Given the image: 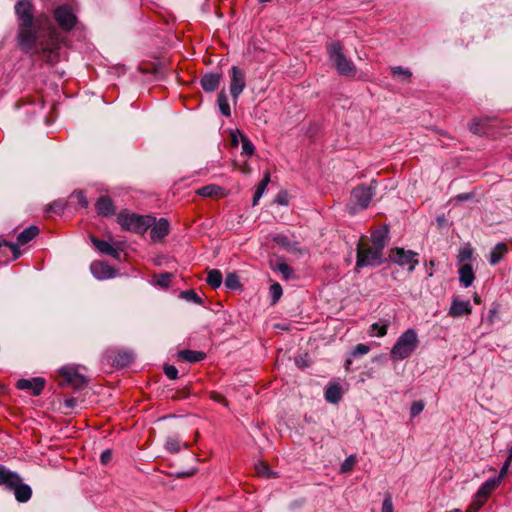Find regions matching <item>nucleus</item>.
Instances as JSON below:
<instances>
[{
  "instance_id": "nucleus-57",
  "label": "nucleus",
  "mask_w": 512,
  "mask_h": 512,
  "mask_svg": "<svg viewBox=\"0 0 512 512\" xmlns=\"http://www.w3.org/2000/svg\"><path fill=\"white\" fill-rule=\"evenodd\" d=\"M474 302L476 304H480V302H481V299H480V297L477 294L474 296Z\"/></svg>"
},
{
  "instance_id": "nucleus-58",
  "label": "nucleus",
  "mask_w": 512,
  "mask_h": 512,
  "mask_svg": "<svg viewBox=\"0 0 512 512\" xmlns=\"http://www.w3.org/2000/svg\"><path fill=\"white\" fill-rule=\"evenodd\" d=\"M345 362H346V369L348 370L352 361L350 359H347Z\"/></svg>"
},
{
  "instance_id": "nucleus-51",
  "label": "nucleus",
  "mask_w": 512,
  "mask_h": 512,
  "mask_svg": "<svg viewBox=\"0 0 512 512\" xmlns=\"http://www.w3.org/2000/svg\"><path fill=\"white\" fill-rule=\"evenodd\" d=\"M171 276L168 273L158 276L157 283L162 287H167L170 283Z\"/></svg>"
},
{
  "instance_id": "nucleus-27",
  "label": "nucleus",
  "mask_w": 512,
  "mask_h": 512,
  "mask_svg": "<svg viewBox=\"0 0 512 512\" xmlns=\"http://www.w3.org/2000/svg\"><path fill=\"white\" fill-rule=\"evenodd\" d=\"M39 233V229L37 226H30L26 229H24L19 235H18V243L21 245L27 244L30 242L37 234Z\"/></svg>"
},
{
  "instance_id": "nucleus-29",
  "label": "nucleus",
  "mask_w": 512,
  "mask_h": 512,
  "mask_svg": "<svg viewBox=\"0 0 512 512\" xmlns=\"http://www.w3.org/2000/svg\"><path fill=\"white\" fill-rule=\"evenodd\" d=\"M166 449L171 453H177L182 448H188L187 443H183L179 438L177 437H169L165 443Z\"/></svg>"
},
{
  "instance_id": "nucleus-32",
  "label": "nucleus",
  "mask_w": 512,
  "mask_h": 512,
  "mask_svg": "<svg viewBox=\"0 0 512 512\" xmlns=\"http://www.w3.org/2000/svg\"><path fill=\"white\" fill-rule=\"evenodd\" d=\"M274 270H276L279 273H281L283 278L286 279V280L294 279L295 278L294 270L288 264H286L285 262H282V261L277 262L275 264Z\"/></svg>"
},
{
  "instance_id": "nucleus-18",
  "label": "nucleus",
  "mask_w": 512,
  "mask_h": 512,
  "mask_svg": "<svg viewBox=\"0 0 512 512\" xmlns=\"http://www.w3.org/2000/svg\"><path fill=\"white\" fill-rule=\"evenodd\" d=\"M501 481L502 480L498 477L488 479L480 486L476 493V496H478L480 499L486 502L490 495L493 493V491H495L498 488Z\"/></svg>"
},
{
  "instance_id": "nucleus-12",
  "label": "nucleus",
  "mask_w": 512,
  "mask_h": 512,
  "mask_svg": "<svg viewBox=\"0 0 512 512\" xmlns=\"http://www.w3.org/2000/svg\"><path fill=\"white\" fill-rule=\"evenodd\" d=\"M46 381L42 377L31 379H19L16 388L29 392L33 396H39L45 388Z\"/></svg>"
},
{
  "instance_id": "nucleus-7",
  "label": "nucleus",
  "mask_w": 512,
  "mask_h": 512,
  "mask_svg": "<svg viewBox=\"0 0 512 512\" xmlns=\"http://www.w3.org/2000/svg\"><path fill=\"white\" fill-rule=\"evenodd\" d=\"M391 261L404 267L408 266V271H414L418 265V253L411 250H405L404 248H394L390 251L389 255Z\"/></svg>"
},
{
  "instance_id": "nucleus-34",
  "label": "nucleus",
  "mask_w": 512,
  "mask_h": 512,
  "mask_svg": "<svg viewBox=\"0 0 512 512\" xmlns=\"http://www.w3.org/2000/svg\"><path fill=\"white\" fill-rule=\"evenodd\" d=\"M206 354H178L177 364L197 363L205 359Z\"/></svg>"
},
{
  "instance_id": "nucleus-64",
  "label": "nucleus",
  "mask_w": 512,
  "mask_h": 512,
  "mask_svg": "<svg viewBox=\"0 0 512 512\" xmlns=\"http://www.w3.org/2000/svg\"><path fill=\"white\" fill-rule=\"evenodd\" d=\"M5 389L4 385L0 384V393L3 392Z\"/></svg>"
},
{
  "instance_id": "nucleus-61",
  "label": "nucleus",
  "mask_w": 512,
  "mask_h": 512,
  "mask_svg": "<svg viewBox=\"0 0 512 512\" xmlns=\"http://www.w3.org/2000/svg\"><path fill=\"white\" fill-rule=\"evenodd\" d=\"M232 140H233V144L236 145L237 144V138H236L235 135H233V139Z\"/></svg>"
},
{
  "instance_id": "nucleus-28",
  "label": "nucleus",
  "mask_w": 512,
  "mask_h": 512,
  "mask_svg": "<svg viewBox=\"0 0 512 512\" xmlns=\"http://www.w3.org/2000/svg\"><path fill=\"white\" fill-rule=\"evenodd\" d=\"M206 281L212 288H219L223 282L222 273L217 269H211L207 273Z\"/></svg>"
},
{
  "instance_id": "nucleus-23",
  "label": "nucleus",
  "mask_w": 512,
  "mask_h": 512,
  "mask_svg": "<svg viewBox=\"0 0 512 512\" xmlns=\"http://www.w3.org/2000/svg\"><path fill=\"white\" fill-rule=\"evenodd\" d=\"M97 212L102 216H110L115 212L112 200L109 197H100L96 203Z\"/></svg>"
},
{
  "instance_id": "nucleus-31",
  "label": "nucleus",
  "mask_w": 512,
  "mask_h": 512,
  "mask_svg": "<svg viewBox=\"0 0 512 512\" xmlns=\"http://www.w3.org/2000/svg\"><path fill=\"white\" fill-rule=\"evenodd\" d=\"M391 72L394 77H397L400 81L403 82H410L412 77V72L409 69L403 68L401 66L391 67Z\"/></svg>"
},
{
  "instance_id": "nucleus-43",
  "label": "nucleus",
  "mask_w": 512,
  "mask_h": 512,
  "mask_svg": "<svg viewBox=\"0 0 512 512\" xmlns=\"http://www.w3.org/2000/svg\"><path fill=\"white\" fill-rule=\"evenodd\" d=\"M486 502L475 495L472 503L468 506L466 512H478Z\"/></svg>"
},
{
  "instance_id": "nucleus-19",
  "label": "nucleus",
  "mask_w": 512,
  "mask_h": 512,
  "mask_svg": "<svg viewBox=\"0 0 512 512\" xmlns=\"http://www.w3.org/2000/svg\"><path fill=\"white\" fill-rule=\"evenodd\" d=\"M459 281L465 288L470 287L475 280V273L471 263H465L460 265L458 269Z\"/></svg>"
},
{
  "instance_id": "nucleus-55",
  "label": "nucleus",
  "mask_w": 512,
  "mask_h": 512,
  "mask_svg": "<svg viewBox=\"0 0 512 512\" xmlns=\"http://www.w3.org/2000/svg\"><path fill=\"white\" fill-rule=\"evenodd\" d=\"M495 313H496V311H495V310H490V311H489L488 320H489L490 322H493V318H494Z\"/></svg>"
},
{
  "instance_id": "nucleus-56",
  "label": "nucleus",
  "mask_w": 512,
  "mask_h": 512,
  "mask_svg": "<svg viewBox=\"0 0 512 512\" xmlns=\"http://www.w3.org/2000/svg\"><path fill=\"white\" fill-rule=\"evenodd\" d=\"M394 355L396 356V357H395V359H397V360H402V359H404V356H405L406 354L399 353V354H394Z\"/></svg>"
},
{
  "instance_id": "nucleus-24",
  "label": "nucleus",
  "mask_w": 512,
  "mask_h": 512,
  "mask_svg": "<svg viewBox=\"0 0 512 512\" xmlns=\"http://www.w3.org/2000/svg\"><path fill=\"white\" fill-rule=\"evenodd\" d=\"M508 252V247L505 243H498L495 245V247L492 249V251L490 252L489 254V263L491 265H496L498 264L502 259L503 257L506 255V253Z\"/></svg>"
},
{
  "instance_id": "nucleus-5",
  "label": "nucleus",
  "mask_w": 512,
  "mask_h": 512,
  "mask_svg": "<svg viewBox=\"0 0 512 512\" xmlns=\"http://www.w3.org/2000/svg\"><path fill=\"white\" fill-rule=\"evenodd\" d=\"M327 53L339 75L345 77L355 76L356 66L346 57L340 42L334 41L329 43L327 45Z\"/></svg>"
},
{
  "instance_id": "nucleus-3",
  "label": "nucleus",
  "mask_w": 512,
  "mask_h": 512,
  "mask_svg": "<svg viewBox=\"0 0 512 512\" xmlns=\"http://www.w3.org/2000/svg\"><path fill=\"white\" fill-rule=\"evenodd\" d=\"M0 486L13 491L16 500L20 503H25L32 497L31 487L23 483L18 473L9 470L5 466H0Z\"/></svg>"
},
{
  "instance_id": "nucleus-33",
  "label": "nucleus",
  "mask_w": 512,
  "mask_h": 512,
  "mask_svg": "<svg viewBox=\"0 0 512 512\" xmlns=\"http://www.w3.org/2000/svg\"><path fill=\"white\" fill-rule=\"evenodd\" d=\"M217 103H218V106H219V109H220V112L226 116V117H229L231 115V109H230V105L228 103V98H227V95L225 93L224 90H222L219 94H218V99H217Z\"/></svg>"
},
{
  "instance_id": "nucleus-45",
  "label": "nucleus",
  "mask_w": 512,
  "mask_h": 512,
  "mask_svg": "<svg viewBox=\"0 0 512 512\" xmlns=\"http://www.w3.org/2000/svg\"><path fill=\"white\" fill-rule=\"evenodd\" d=\"M164 369V373L165 375L169 378V379H177L178 377V369L174 366V365H164L163 367Z\"/></svg>"
},
{
  "instance_id": "nucleus-41",
  "label": "nucleus",
  "mask_w": 512,
  "mask_h": 512,
  "mask_svg": "<svg viewBox=\"0 0 512 512\" xmlns=\"http://www.w3.org/2000/svg\"><path fill=\"white\" fill-rule=\"evenodd\" d=\"M224 284L229 289H237L240 286L239 277L235 273H229Z\"/></svg>"
},
{
  "instance_id": "nucleus-25",
  "label": "nucleus",
  "mask_w": 512,
  "mask_h": 512,
  "mask_svg": "<svg viewBox=\"0 0 512 512\" xmlns=\"http://www.w3.org/2000/svg\"><path fill=\"white\" fill-rule=\"evenodd\" d=\"M223 189L215 184H209L196 190V193L202 197H217L222 194Z\"/></svg>"
},
{
  "instance_id": "nucleus-47",
  "label": "nucleus",
  "mask_w": 512,
  "mask_h": 512,
  "mask_svg": "<svg viewBox=\"0 0 512 512\" xmlns=\"http://www.w3.org/2000/svg\"><path fill=\"white\" fill-rule=\"evenodd\" d=\"M209 398L217 403L224 405V406H228V402H227L226 398L221 393H218L216 391H211L209 393Z\"/></svg>"
},
{
  "instance_id": "nucleus-37",
  "label": "nucleus",
  "mask_w": 512,
  "mask_h": 512,
  "mask_svg": "<svg viewBox=\"0 0 512 512\" xmlns=\"http://www.w3.org/2000/svg\"><path fill=\"white\" fill-rule=\"evenodd\" d=\"M487 121V119H473L469 125L470 131L474 134H485L487 132L485 128Z\"/></svg>"
},
{
  "instance_id": "nucleus-30",
  "label": "nucleus",
  "mask_w": 512,
  "mask_h": 512,
  "mask_svg": "<svg viewBox=\"0 0 512 512\" xmlns=\"http://www.w3.org/2000/svg\"><path fill=\"white\" fill-rule=\"evenodd\" d=\"M255 472L258 476L264 477V478H275L276 473H274L269 465L264 461H259L255 464Z\"/></svg>"
},
{
  "instance_id": "nucleus-6",
  "label": "nucleus",
  "mask_w": 512,
  "mask_h": 512,
  "mask_svg": "<svg viewBox=\"0 0 512 512\" xmlns=\"http://www.w3.org/2000/svg\"><path fill=\"white\" fill-rule=\"evenodd\" d=\"M117 222L126 231L144 234L152 226L154 218L122 211L117 216Z\"/></svg>"
},
{
  "instance_id": "nucleus-49",
  "label": "nucleus",
  "mask_w": 512,
  "mask_h": 512,
  "mask_svg": "<svg viewBox=\"0 0 512 512\" xmlns=\"http://www.w3.org/2000/svg\"><path fill=\"white\" fill-rule=\"evenodd\" d=\"M355 464V458L354 456H349L341 465V471L342 472H348L351 471L353 466Z\"/></svg>"
},
{
  "instance_id": "nucleus-53",
  "label": "nucleus",
  "mask_w": 512,
  "mask_h": 512,
  "mask_svg": "<svg viewBox=\"0 0 512 512\" xmlns=\"http://www.w3.org/2000/svg\"><path fill=\"white\" fill-rule=\"evenodd\" d=\"M368 351H369V347L366 346L365 344H358L354 350V352H359V353L368 352Z\"/></svg>"
},
{
  "instance_id": "nucleus-16",
  "label": "nucleus",
  "mask_w": 512,
  "mask_h": 512,
  "mask_svg": "<svg viewBox=\"0 0 512 512\" xmlns=\"http://www.w3.org/2000/svg\"><path fill=\"white\" fill-rule=\"evenodd\" d=\"M150 228V237L153 241H159L169 233V223L166 219L163 218L159 219L157 222L154 219V222Z\"/></svg>"
},
{
  "instance_id": "nucleus-63",
  "label": "nucleus",
  "mask_w": 512,
  "mask_h": 512,
  "mask_svg": "<svg viewBox=\"0 0 512 512\" xmlns=\"http://www.w3.org/2000/svg\"><path fill=\"white\" fill-rule=\"evenodd\" d=\"M459 198H460V199H467V198H468V196H467V195H460V196H459Z\"/></svg>"
},
{
  "instance_id": "nucleus-40",
  "label": "nucleus",
  "mask_w": 512,
  "mask_h": 512,
  "mask_svg": "<svg viewBox=\"0 0 512 512\" xmlns=\"http://www.w3.org/2000/svg\"><path fill=\"white\" fill-rule=\"evenodd\" d=\"M269 293L272 299V303L275 304L282 296V287L279 283H273L270 286Z\"/></svg>"
},
{
  "instance_id": "nucleus-48",
  "label": "nucleus",
  "mask_w": 512,
  "mask_h": 512,
  "mask_svg": "<svg viewBox=\"0 0 512 512\" xmlns=\"http://www.w3.org/2000/svg\"><path fill=\"white\" fill-rule=\"evenodd\" d=\"M382 512H394L392 497L390 494H387L383 501Z\"/></svg>"
},
{
  "instance_id": "nucleus-35",
  "label": "nucleus",
  "mask_w": 512,
  "mask_h": 512,
  "mask_svg": "<svg viewBox=\"0 0 512 512\" xmlns=\"http://www.w3.org/2000/svg\"><path fill=\"white\" fill-rule=\"evenodd\" d=\"M387 328H388V325L386 322L379 321V322L373 323L369 328V335L382 337V336L386 335Z\"/></svg>"
},
{
  "instance_id": "nucleus-11",
  "label": "nucleus",
  "mask_w": 512,
  "mask_h": 512,
  "mask_svg": "<svg viewBox=\"0 0 512 512\" xmlns=\"http://www.w3.org/2000/svg\"><path fill=\"white\" fill-rule=\"evenodd\" d=\"M417 343L416 332L413 329H408L398 338L391 352H413Z\"/></svg>"
},
{
  "instance_id": "nucleus-1",
  "label": "nucleus",
  "mask_w": 512,
  "mask_h": 512,
  "mask_svg": "<svg viewBox=\"0 0 512 512\" xmlns=\"http://www.w3.org/2000/svg\"><path fill=\"white\" fill-rule=\"evenodd\" d=\"M20 20L19 45L26 53L39 55L44 61L54 64L59 60V50L64 38L46 15L33 18L32 4L20 0L15 6Z\"/></svg>"
},
{
  "instance_id": "nucleus-44",
  "label": "nucleus",
  "mask_w": 512,
  "mask_h": 512,
  "mask_svg": "<svg viewBox=\"0 0 512 512\" xmlns=\"http://www.w3.org/2000/svg\"><path fill=\"white\" fill-rule=\"evenodd\" d=\"M424 406V402L421 400L413 402L410 408L411 417L414 418L419 415L423 411Z\"/></svg>"
},
{
  "instance_id": "nucleus-14",
  "label": "nucleus",
  "mask_w": 512,
  "mask_h": 512,
  "mask_svg": "<svg viewBox=\"0 0 512 512\" xmlns=\"http://www.w3.org/2000/svg\"><path fill=\"white\" fill-rule=\"evenodd\" d=\"M471 312L472 308L469 300L463 301L459 300L458 298H453L448 314L454 318H457L469 315Z\"/></svg>"
},
{
  "instance_id": "nucleus-4",
  "label": "nucleus",
  "mask_w": 512,
  "mask_h": 512,
  "mask_svg": "<svg viewBox=\"0 0 512 512\" xmlns=\"http://www.w3.org/2000/svg\"><path fill=\"white\" fill-rule=\"evenodd\" d=\"M86 368L80 365L67 364L55 373L56 381L61 387H72L74 389H82L88 383V378L85 375Z\"/></svg>"
},
{
  "instance_id": "nucleus-54",
  "label": "nucleus",
  "mask_w": 512,
  "mask_h": 512,
  "mask_svg": "<svg viewBox=\"0 0 512 512\" xmlns=\"http://www.w3.org/2000/svg\"><path fill=\"white\" fill-rule=\"evenodd\" d=\"M276 202H277L278 204H280V205H287V204H288V202H287V200H286V196H285V195H281V194H279V195L277 196V198H276Z\"/></svg>"
},
{
  "instance_id": "nucleus-39",
  "label": "nucleus",
  "mask_w": 512,
  "mask_h": 512,
  "mask_svg": "<svg viewBox=\"0 0 512 512\" xmlns=\"http://www.w3.org/2000/svg\"><path fill=\"white\" fill-rule=\"evenodd\" d=\"M242 154L251 156L255 151L253 143L247 138V136L241 134Z\"/></svg>"
},
{
  "instance_id": "nucleus-50",
  "label": "nucleus",
  "mask_w": 512,
  "mask_h": 512,
  "mask_svg": "<svg viewBox=\"0 0 512 512\" xmlns=\"http://www.w3.org/2000/svg\"><path fill=\"white\" fill-rule=\"evenodd\" d=\"M3 245L9 247L13 253V259L16 260L20 257L21 251L17 244L8 241H3Z\"/></svg>"
},
{
  "instance_id": "nucleus-13",
  "label": "nucleus",
  "mask_w": 512,
  "mask_h": 512,
  "mask_svg": "<svg viewBox=\"0 0 512 512\" xmlns=\"http://www.w3.org/2000/svg\"><path fill=\"white\" fill-rule=\"evenodd\" d=\"M91 273L98 280L110 279L116 276V270L104 261H94L90 265Z\"/></svg>"
},
{
  "instance_id": "nucleus-59",
  "label": "nucleus",
  "mask_w": 512,
  "mask_h": 512,
  "mask_svg": "<svg viewBox=\"0 0 512 512\" xmlns=\"http://www.w3.org/2000/svg\"><path fill=\"white\" fill-rule=\"evenodd\" d=\"M249 171H250V169H249V167H248V166H245V167L243 168V172H244V173H249Z\"/></svg>"
},
{
  "instance_id": "nucleus-46",
  "label": "nucleus",
  "mask_w": 512,
  "mask_h": 512,
  "mask_svg": "<svg viewBox=\"0 0 512 512\" xmlns=\"http://www.w3.org/2000/svg\"><path fill=\"white\" fill-rule=\"evenodd\" d=\"M295 364L301 369L308 367L310 364L308 354H300L295 357Z\"/></svg>"
},
{
  "instance_id": "nucleus-10",
  "label": "nucleus",
  "mask_w": 512,
  "mask_h": 512,
  "mask_svg": "<svg viewBox=\"0 0 512 512\" xmlns=\"http://www.w3.org/2000/svg\"><path fill=\"white\" fill-rule=\"evenodd\" d=\"M54 18L58 25L65 31H70L76 24L77 18L72 9L67 5H61L54 10Z\"/></svg>"
},
{
  "instance_id": "nucleus-38",
  "label": "nucleus",
  "mask_w": 512,
  "mask_h": 512,
  "mask_svg": "<svg viewBox=\"0 0 512 512\" xmlns=\"http://www.w3.org/2000/svg\"><path fill=\"white\" fill-rule=\"evenodd\" d=\"M507 452H508L507 459L504 462L503 466L501 467L499 476H498V478H500L501 480L507 476L510 465L512 463V444L509 445Z\"/></svg>"
},
{
  "instance_id": "nucleus-8",
  "label": "nucleus",
  "mask_w": 512,
  "mask_h": 512,
  "mask_svg": "<svg viewBox=\"0 0 512 512\" xmlns=\"http://www.w3.org/2000/svg\"><path fill=\"white\" fill-rule=\"evenodd\" d=\"M375 186L359 185L352 190L351 202L360 209L368 207L372 197L375 195Z\"/></svg>"
},
{
  "instance_id": "nucleus-20",
  "label": "nucleus",
  "mask_w": 512,
  "mask_h": 512,
  "mask_svg": "<svg viewBox=\"0 0 512 512\" xmlns=\"http://www.w3.org/2000/svg\"><path fill=\"white\" fill-rule=\"evenodd\" d=\"M104 361L119 369L128 366L133 357L132 354H107Z\"/></svg>"
},
{
  "instance_id": "nucleus-62",
  "label": "nucleus",
  "mask_w": 512,
  "mask_h": 512,
  "mask_svg": "<svg viewBox=\"0 0 512 512\" xmlns=\"http://www.w3.org/2000/svg\"><path fill=\"white\" fill-rule=\"evenodd\" d=\"M272 0H259L260 3H268V2H271Z\"/></svg>"
},
{
  "instance_id": "nucleus-9",
  "label": "nucleus",
  "mask_w": 512,
  "mask_h": 512,
  "mask_svg": "<svg viewBox=\"0 0 512 512\" xmlns=\"http://www.w3.org/2000/svg\"><path fill=\"white\" fill-rule=\"evenodd\" d=\"M246 87V74L244 70L237 66H232L230 70V94L235 102Z\"/></svg>"
},
{
  "instance_id": "nucleus-36",
  "label": "nucleus",
  "mask_w": 512,
  "mask_h": 512,
  "mask_svg": "<svg viewBox=\"0 0 512 512\" xmlns=\"http://www.w3.org/2000/svg\"><path fill=\"white\" fill-rule=\"evenodd\" d=\"M474 250L470 245L462 247L458 254V261L460 265L469 263L473 258Z\"/></svg>"
},
{
  "instance_id": "nucleus-21",
  "label": "nucleus",
  "mask_w": 512,
  "mask_h": 512,
  "mask_svg": "<svg viewBox=\"0 0 512 512\" xmlns=\"http://www.w3.org/2000/svg\"><path fill=\"white\" fill-rule=\"evenodd\" d=\"M273 242L288 252H291V253L300 252L299 244L295 241H292L288 237V235H286L284 233L276 234L273 237Z\"/></svg>"
},
{
  "instance_id": "nucleus-52",
  "label": "nucleus",
  "mask_w": 512,
  "mask_h": 512,
  "mask_svg": "<svg viewBox=\"0 0 512 512\" xmlns=\"http://www.w3.org/2000/svg\"><path fill=\"white\" fill-rule=\"evenodd\" d=\"M111 457L112 453L110 450L103 451L100 457L102 464H107L111 460Z\"/></svg>"
},
{
  "instance_id": "nucleus-26",
  "label": "nucleus",
  "mask_w": 512,
  "mask_h": 512,
  "mask_svg": "<svg viewBox=\"0 0 512 512\" xmlns=\"http://www.w3.org/2000/svg\"><path fill=\"white\" fill-rule=\"evenodd\" d=\"M269 182H270V174L267 172V173H265L263 179L259 182V184L256 188V191H255V194H254L253 200H252L253 206H256L258 204V202L261 199L262 195L264 194Z\"/></svg>"
},
{
  "instance_id": "nucleus-17",
  "label": "nucleus",
  "mask_w": 512,
  "mask_h": 512,
  "mask_svg": "<svg viewBox=\"0 0 512 512\" xmlns=\"http://www.w3.org/2000/svg\"><path fill=\"white\" fill-rule=\"evenodd\" d=\"M344 389L338 382H331L325 389V400L337 404L343 397Z\"/></svg>"
},
{
  "instance_id": "nucleus-22",
  "label": "nucleus",
  "mask_w": 512,
  "mask_h": 512,
  "mask_svg": "<svg viewBox=\"0 0 512 512\" xmlns=\"http://www.w3.org/2000/svg\"><path fill=\"white\" fill-rule=\"evenodd\" d=\"M221 80V75L217 73L205 74L201 79V86L206 92L215 91Z\"/></svg>"
},
{
  "instance_id": "nucleus-60",
  "label": "nucleus",
  "mask_w": 512,
  "mask_h": 512,
  "mask_svg": "<svg viewBox=\"0 0 512 512\" xmlns=\"http://www.w3.org/2000/svg\"><path fill=\"white\" fill-rule=\"evenodd\" d=\"M66 403H67L68 406H72L73 405V400L72 399L68 400Z\"/></svg>"
},
{
  "instance_id": "nucleus-2",
  "label": "nucleus",
  "mask_w": 512,
  "mask_h": 512,
  "mask_svg": "<svg viewBox=\"0 0 512 512\" xmlns=\"http://www.w3.org/2000/svg\"><path fill=\"white\" fill-rule=\"evenodd\" d=\"M388 230L380 228L371 233L370 239L363 237L357 246L356 267L377 266L382 263V252L387 244Z\"/></svg>"
},
{
  "instance_id": "nucleus-15",
  "label": "nucleus",
  "mask_w": 512,
  "mask_h": 512,
  "mask_svg": "<svg viewBox=\"0 0 512 512\" xmlns=\"http://www.w3.org/2000/svg\"><path fill=\"white\" fill-rule=\"evenodd\" d=\"M91 241L95 248L102 254L109 255L115 259H120L121 249L114 247L107 241L99 240L96 237H92Z\"/></svg>"
},
{
  "instance_id": "nucleus-42",
  "label": "nucleus",
  "mask_w": 512,
  "mask_h": 512,
  "mask_svg": "<svg viewBox=\"0 0 512 512\" xmlns=\"http://www.w3.org/2000/svg\"><path fill=\"white\" fill-rule=\"evenodd\" d=\"M181 297L186 299L187 301L194 302L196 304H201L202 300L198 296V294L194 290H186L181 293Z\"/></svg>"
}]
</instances>
